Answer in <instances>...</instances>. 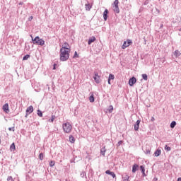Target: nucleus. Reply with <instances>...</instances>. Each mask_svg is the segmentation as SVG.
Here are the masks:
<instances>
[{"mask_svg":"<svg viewBox=\"0 0 181 181\" xmlns=\"http://www.w3.org/2000/svg\"><path fill=\"white\" fill-rule=\"evenodd\" d=\"M59 52L61 62H67L70 56V51L66 49H60Z\"/></svg>","mask_w":181,"mask_h":181,"instance_id":"nucleus-1","label":"nucleus"},{"mask_svg":"<svg viewBox=\"0 0 181 181\" xmlns=\"http://www.w3.org/2000/svg\"><path fill=\"white\" fill-rule=\"evenodd\" d=\"M62 128H63L64 132H65L66 134H70V132H71V129H73V127L71 126V124H70V122H69L64 123L62 124Z\"/></svg>","mask_w":181,"mask_h":181,"instance_id":"nucleus-2","label":"nucleus"},{"mask_svg":"<svg viewBox=\"0 0 181 181\" xmlns=\"http://www.w3.org/2000/svg\"><path fill=\"white\" fill-rule=\"evenodd\" d=\"M34 45H39L40 46H45V40L37 36L35 39L32 38Z\"/></svg>","mask_w":181,"mask_h":181,"instance_id":"nucleus-3","label":"nucleus"},{"mask_svg":"<svg viewBox=\"0 0 181 181\" xmlns=\"http://www.w3.org/2000/svg\"><path fill=\"white\" fill-rule=\"evenodd\" d=\"M132 44V40L128 39V40H127V41L124 42L122 46V48L127 49V47H129V46H131Z\"/></svg>","mask_w":181,"mask_h":181,"instance_id":"nucleus-4","label":"nucleus"},{"mask_svg":"<svg viewBox=\"0 0 181 181\" xmlns=\"http://www.w3.org/2000/svg\"><path fill=\"white\" fill-rule=\"evenodd\" d=\"M61 49H63V50H69L71 52V49H70V45H69V43L67 42H64L63 45H62V47L61 48Z\"/></svg>","mask_w":181,"mask_h":181,"instance_id":"nucleus-5","label":"nucleus"},{"mask_svg":"<svg viewBox=\"0 0 181 181\" xmlns=\"http://www.w3.org/2000/svg\"><path fill=\"white\" fill-rule=\"evenodd\" d=\"M135 83H136V78L134 76L129 80L130 87H132Z\"/></svg>","mask_w":181,"mask_h":181,"instance_id":"nucleus-6","label":"nucleus"},{"mask_svg":"<svg viewBox=\"0 0 181 181\" xmlns=\"http://www.w3.org/2000/svg\"><path fill=\"white\" fill-rule=\"evenodd\" d=\"M26 115H25V118L28 117V114H32V112H33V106L30 105L28 107H27L26 109Z\"/></svg>","mask_w":181,"mask_h":181,"instance_id":"nucleus-7","label":"nucleus"},{"mask_svg":"<svg viewBox=\"0 0 181 181\" xmlns=\"http://www.w3.org/2000/svg\"><path fill=\"white\" fill-rule=\"evenodd\" d=\"M93 78L95 81V83H97V84H100V76H98V73H95V76H93Z\"/></svg>","mask_w":181,"mask_h":181,"instance_id":"nucleus-8","label":"nucleus"},{"mask_svg":"<svg viewBox=\"0 0 181 181\" xmlns=\"http://www.w3.org/2000/svg\"><path fill=\"white\" fill-rule=\"evenodd\" d=\"M105 173H106V175H110L111 177H113V179L115 177H116L115 173L112 171H110V170H107L105 171Z\"/></svg>","mask_w":181,"mask_h":181,"instance_id":"nucleus-9","label":"nucleus"},{"mask_svg":"<svg viewBox=\"0 0 181 181\" xmlns=\"http://www.w3.org/2000/svg\"><path fill=\"white\" fill-rule=\"evenodd\" d=\"M103 19L104 21H107V19H108V9H105L103 12Z\"/></svg>","mask_w":181,"mask_h":181,"instance_id":"nucleus-10","label":"nucleus"},{"mask_svg":"<svg viewBox=\"0 0 181 181\" xmlns=\"http://www.w3.org/2000/svg\"><path fill=\"white\" fill-rule=\"evenodd\" d=\"M139 124H141V120H137L134 124V131H138L139 129Z\"/></svg>","mask_w":181,"mask_h":181,"instance_id":"nucleus-11","label":"nucleus"},{"mask_svg":"<svg viewBox=\"0 0 181 181\" xmlns=\"http://www.w3.org/2000/svg\"><path fill=\"white\" fill-rule=\"evenodd\" d=\"M3 110L5 112H9V105H8V103H6L3 106Z\"/></svg>","mask_w":181,"mask_h":181,"instance_id":"nucleus-12","label":"nucleus"},{"mask_svg":"<svg viewBox=\"0 0 181 181\" xmlns=\"http://www.w3.org/2000/svg\"><path fill=\"white\" fill-rule=\"evenodd\" d=\"M138 168H139V165L138 164H134L132 167V173H135L138 170Z\"/></svg>","mask_w":181,"mask_h":181,"instance_id":"nucleus-13","label":"nucleus"},{"mask_svg":"<svg viewBox=\"0 0 181 181\" xmlns=\"http://www.w3.org/2000/svg\"><path fill=\"white\" fill-rule=\"evenodd\" d=\"M140 170L141 171L143 177H145V176H146V174H145V167L144 165H141Z\"/></svg>","mask_w":181,"mask_h":181,"instance_id":"nucleus-14","label":"nucleus"},{"mask_svg":"<svg viewBox=\"0 0 181 181\" xmlns=\"http://www.w3.org/2000/svg\"><path fill=\"white\" fill-rule=\"evenodd\" d=\"M95 42V37H92L89 38L88 41V45H91L93 42Z\"/></svg>","mask_w":181,"mask_h":181,"instance_id":"nucleus-15","label":"nucleus"},{"mask_svg":"<svg viewBox=\"0 0 181 181\" xmlns=\"http://www.w3.org/2000/svg\"><path fill=\"white\" fill-rule=\"evenodd\" d=\"M160 149H157L155 152H154V156L158 157V156H160Z\"/></svg>","mask_w":181,"mask_h":181,"instance_id":"nucleus-16","label":"nucleus"},{"mask_svg":"<svg viewBox=\"0 0 181 181\" xmlns=\"http://www.w3.org/2000/svg\"><path fill=\"white\" fill-rule=\"evenodd\" d=\"M69 142H71V144H74V142H76V139L73 135L69 136Z\"/></svg>","mask_w":181,"mask_h":181,"instance_id":"nucleus-17","label":"nucleus"},{"mask_svg":"<svg viewBox=\"0 0 181 181\" xmlns=\"http://www.w3.org/2000/svg\"><path fill=\"white\" fill-rule=\"evenodd\" d=\"M105 152H107V149H105V146H104L100 149V153L103 156H105Z\"/></svg>","mask_w":181,"mask_h":181,"instance_id":"nucleus-18","label":"nucleus"},{"mask_svg":"<svg viewBox=\"0 0 181 181\" xmlns=\"http://www.w3.org/2000/svg\"><path fill=\"white\" fill-rule=\"evenodd\" d=\"M123 181H129V176L127 174L122 176Z\"/></svg>","mask_w":181,"mask_h":181,"instance_id":"nucleus-19","label":"nucleus"},{"mask_svg":"<svg viewBox=\"0 0 181 181\" xmlns=\"http://www.w3.org/2000/svg\"><path fill=\"white\" fill-rule=\"evenodd\" d=\"M85 8H86V11H90V10L91 9L92 6H91V5H90V4H88H88H86L85 5Z\"/></svg>","mask_w":181,"mask_h":181,"instance_id":"nucleus-20","label":"nucleus"},{"mask_svg":"<svg viewBox=\"0 0 181 181\" xmlns=\"http://www.w3.org/2000/svg\"><path fill=\"white\" fill-rule=\"evenodd\" d=\"M113 11L116 13H119V6L113 7Z\"/></svg>","mask_w":181,"mask_h":181,"instance_id":"nucleus-21","label":"nucleus"},{"mask_svg":"<svg viewBox=\"0 0 181 181\" xmlns=\"http://www.w3.org/2000/svg\"><path fill=\"white\" fill-rule=\"evenodd\" d=\"M16 148L15 147V143H13L10 146V151H15Z\"/></svg>","mask_w":181,"mask_h":181,"instance_id":"nucleus-22","label":"nucleus"},{"mask_svg":"<svg viewBox=\"0 0 181 181\" xmlns=\"http://www.w3.org/2000/svg\"><path fill=\"white\" fill-rule=\"evenodd\" d=\"M174 56H175V57H179V56H180V52L179 50L175 51Z\"/></svg>","mask_w":181,"mask_h":181,"instance_id":"nucleus-23","label":"nucleus"},{"mask_svg":"<svg viewBox=\"0 0 181 181\" xmlns=\"http://www.w3.org/2000/svg\"><path fill=\"white\" fill-rule=\"evenodd\" d=\"M56 118L55 115H52L50 119H48V122H53L54 121V119Z\"/></svg>","mask_w":181,"mask_h":181,"instance_id":"nucleus-24","label":"nucleus"},{"mask_svg":"<svg viewBox=\"0 0 181 181\" xmlns=\"http://www.w3.org/2000/svg\"><path fill=\"white\" fill-rule=\"evenodd\" d=\"M94 95H91L90 97H89V101L90 103H94Z\"/></svg>","mask_w":181,"mask_h":181,"instance_id":"nucleus-25","label":"nucleus"},{"mask_svg":"<svg viewBox=\"0 0 181 181\" xmlns=\"http://www.w3.org/2000/svg\"><path fill=\"white\" fill-rule=\"evenodd\" d=\"M143 80H145L146 81L148 80V75L146 74H143L142 75Z\"/></svg>","mask_w":181,"mask_h":181,"instance_id":"nucleus-26","label":"nucleus"},{"mask_svg":"<svg viewBox=\"0 0 181 181\" xmlns=\"http://www.w3.org/2000/svg\"><path fill=\"white\" fill-rule=\"evenodd\" d=\"M119 4V2L118 1V0H115L113 4V8L118 6Z\"/></svg>","mask_w":181,"mask_h":181,"instance_id":"nucleus-27","label":"nucleus"},{"mask_svg":"<svg viewBox=\"0 0 181 181\" xmlns=\"http://www.w3.org/2000/svg\"><path fill=\"white\" fill-rule=\"evenodd\" d=\"M114 78H115V76L113 74H109V78H108L109 80H114Z\"/></svg>","mask_w":181,"mask_h":181,"instance_id":"nucleus-28","label":"nucleus"},{"mask_svg":"<svg viewBox=\"0 0 181 181\" xmlns=\"http://www.w3.org/2000/svg\"><path fill=\"white\" fill-rule=\"evenodd\" d=\"M175 127H176V122L173 121L170 124V128H175Z\"/></svg>","mask_w":181,"mask_h":181,"instance_id":"nucleus-29","label":"nucleus"},{"mask_svg":"<svg viewBox=\"0 0 181 181\" xmlns=\"http://www.w3.org/2000/svg\"><path fill=\"white\" fill-rule=\"evenodd\" d=\"M171 148L170 146H168V145L165 146V150L167 151V152H169L171 151Z\"/></svg>","mask_w":181,"mask_h":181,"instance_id":"nucleus-30","label":"nucleus"},{"mask_svg":"<svg viewBox=\"0 0 181 181\" xmlns=\"http://www.w3.org/2000/svg\"><path fill=\"white\" fill-rule=\"evenodd\" d=\"M37 114L38 117H43V113L42 112V111H40L39 110H37Z\"/></svg>","mask_w":181,"mask_h":181,"instance_id":"nucleus-31","label":"nucleus"},{"mask_svg":"<svg viewBox=\"0 0 181 181\" xmlns=\"http://www.w3.org/2000/svg\"><path fill=\"white\" fill-rule=\"evenodd\" d=\"M44 158H45V157H44L43 153H40V155H39V159H40V160H43Z\"/></svg>","mask_w":181,"mask_h":181,"instance_id":"nucleus-32","label":"nucleus"},{"mask_svg":"<svg viewBox=\"0 0 181 181\" xmlns=\"http://www.w3.org/2000/svg\"><path fill=\"white\" fill-rule=\"evenodd\" d=\"M29 57H30V55H29V54L25 55L23 57V60H28V59H29Z\"/></svg>","mask_w":181,"mask_h":181,"instance_id":"nucleus-33","label":"nucleus"},{"mask_svg":"<svg viewBox=\"0 0 181 181\" xmlns=\"http://www.w3.org/2000/svg\"><path fill=\"white\" fill-rule=\"evenodd\" d=\"M112 110H114V107H112V105H110L109 107V110H108L110 114H111V112H112Z\"/></svg>","mask_w":181,"mask_h":181,"instance_id":"nucleus-34","label":"nucleus"},{"mask_svg":"<svg viewBox=\"0 0 181 181\" xmlns=\"http://www.w3.org/2000/svg\"><path fill=\"white\" fill-rule=\"evenodd\" d=\"M49 166L51 168H53V166H54V161L52 160L49 162Z\"/></svg>","mask_w":181,"mask_h":181,"instance_id":"nucleus-35","label":"nucleus"},{"mask_svg":"<svg viewBox=\"0 0 181 181\" xmlns=\"http://www.w3.org/2000/svg\"><path fill=\"white\" fill-rule=\"evenodd\" d=\"M74 59H76V57H78V54H77V51H75L74 55Z\"/></svg>","mask_w":181,"mask_h":181,"instance_id":"nucleus-36","label":"nucleus"},{"mask_svg":"<svg viewBox=\"0 0 181 181\" xmlns=\"http://www.w3.org/2000/svg\"><path fill=\"white\" fill-rule=\"evenodd\" d=\"M7 181H14L13 178H12V176H8L7 178Z\"/></svg>","mask_w":181,"mask_h":181,"instance_id":"nucleus-37","label":"nucleus"},{"mask_svg":"<svg viewBox=\"0 0 181 181\" xmlns=\"http://www.w3.org/2000/svg\"><path fill=\"white\" fill-rule=\"evenodd\" d=\"M8 131H13V132H15V127H9Z\"/></svg>","mask_w":181,"mask_h":181,"instance_id":"nucleus-38","label":"nucleus"},{"mask_svg":"<svg viewBox=\"0 0 181 181\" xmlns=\"http://www.w3.org/2000/svg\"><path fill=\"white\" fill-rule=\"evenodd\" d=\"M86 172H84V171H82L81 172V176L82 177H84V176H86Z\"/></svg>","mask_w":181,"mask_h":181,"instance_id":"nucleus-39","label":"nucleus"},{"mask_svg":"<svg viewBox=\"0 0 181 181\" xmlns=\"http://www.w3.org/2000/svg\"><path fill=\"white\" fill-rule=\"evenodd\" d=\"M119 145H122V141H119L117 143V146H119Z\"/></svg>","mask_w":181,"mask_h":181,"instance_id":"nucleus-40","label":"nucleus"},{"mask_svg":"<svg viewBox=\"0 0 181 181\" xmlns=\"http://www.w3.org/2000/svg\"><path fill=\"white\" fill-rule=\"evenodd\" d=\"M56 66H57V64H54V67H53V70H56Z\"/></svg>","mask_w":181,"mask_h":181,"instance_id":"nucleus-41","label":"nucleus"},{"mask_svg":"<svg viewBox=\"0 0 181 181\" xmlns=\"http://www.w3.org/2000/svg\"><path fill=\"white\" fill-rule=\"evenodd\" d=\"M146 153H151V151L150 150H146Z\"/></svg>","mask_w":181,"mask_h":181,"instance_id":"nucleus-42","label":"nucleus"},{"mask_svg":"<svg viewBox=\"0 0 181 181\" xmlns=\"http://www.w3.org/2000/svg\"><path fill=\"white\" fill-rule=\"evenodd\" d=\"M108 84H111V80L108 79Z\"/></svg>","mask_w":181,"mask_h":181,"instance_id":"nucleus-43","label":"nucleus"},{"mask_svg":"<svg viewBox=\"0 0 181 181\" xmlns=\"http://www.w3.org/2000/svg\"><path fill=\"white\" fill-rule=\"evenodd\" d=\"M151 121H155V117H151Z\"/></svg>","mask_w":181,"mask_h":181,"instance_id":"nucleus-44","label":"nucleus"},{"mask_svg":"<svg viewBox=\"0 0 181 181\" xmlns=\"http://www.w3.org/2000/svg\"><path fill=\"white\" fill-rule=\"evenodd\" d=\"M32 19H33V16H31V17L30 18V21H31Z\"/></svg>","mask_w":181,"mask_h":181,"instance_id":"nucleus-45","label":"nucleus"},{"mask_svg":"<svg viewBox=\"0 0 181 181\" xmlns=\"http://www.w3.org/2000/svg\"><path fill=\"white\" fill-rule=\"evenodd\" d=\"M177 181H181V178H178Z\"/></svg>","mask_w":181,"mask_h":181,"instance_id":"nucleus-46","label":"nucleus"}]
</instances>
